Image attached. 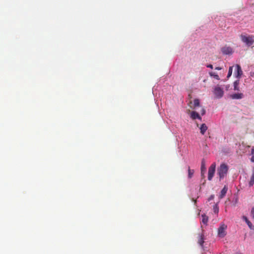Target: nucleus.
Wrapping results in <instances>:
<instances>
[{"instance_id": "obj_1", "label": "nucleus", "mask_w": 254, "mask_h": 254, "mask_svg": "<svg viewBox=\"0 0 254 254\" xmlns=\"http://www.w3.org/2000/svg\"><path fill=\"white\" fill-rule=\"evenodd\" d=\"M228 169V166L225 163H222L217 168V175L220 181L223 179L227 176Z\"/></svg>"}, {"instance_id": "obj_2", "label": "nucleus", "mask_w": 254, "mask_h": 254, "mask_svg": "<svg viewBox=\"0 0 254 254\" xmlns=\"http://www.w3.org/2000/svg\"><path fill=\"white\" fill-rule=\"evenodd\" d=\"M189 105L190 107L193 109L197 110V107L199 108L200 110L199 112L202 116L205 114V110L203 107L200 106L199 100L198 99H194L193 103L191 101H190L189 102Z\"/></svg>"}, {"instance_id": "obj_3", "label": "nucleus", "mask_w": 254, "mask_h": 254, "mask_svg": "<svg viewBox=\"0 0 254 254\" xmlns=\"http://www.w3.org/2000/svg\"><path fill=\"white\" fill-rule=\"evenodd\" d=\"M240 37L242 41L248 46H251L254 43V36L253 35L247 36L246 35L242 34Z\"/></svg>"}, {"instance_id": "obj_4", "label": "nucleus", "mask_w": 254, "mask_h": 254, "mask_svg": "<svg viewBox=\"0 0 254 254\" xmlns=\"http://www.w3.org/2000/svg\"><path fill=\"white\" fill-rule=\"evenodd\" d=\"M216 169V164L215 163H212L208 169V180L211 181L215 174Z\"/></svg>"}, {"instance_id": "obj_5", "label": "nucleus", "mask_w": 254, "mask_h": 254, "mask_svg": "<svg viewBox=\"0 0 254 254\" xmlns=\"http://www.w3.org/2000/svg\"><path fill=\"white\" fill-rule=\"evenodd\" d=\"M213 93L216 98L219 99L223 96L224 92L222 88L217 86L214 89Z\"/></svg>"}, {"instance_id": "obj_6", "label": "nucleus", "mask_w": 254, "mask_h": 254, "mask_svg": "<svg viewBox=\"0 0 254 254\" xmlns=\"http://www.w3.org/2000/svg\"><path fill=\"white\" fill-rule=\"evenodd\" d=\"M227 226L224 224L221 225L218 230V235L221 238H223L226 235V229Z\"/></svg>"}, {"instance_id": "obj_7", "label": "nucleus", "mask_w": 254, "mask_h": 254, "mask_svg": "<svg viewBox=\"0 0 254 254\" xmlns=\"http://www.w3.org/2000/svg\"><path fill=\"white\" fill-rule=\"evenodd\" d=\"M235 67V72L234 74L236 77L238 78H240L242 75L243 74V71L242 70L241 67L239 64H236L234 66Z\"/></svg>"}, {"instance_id": "obj_8", "label": "nucleus", "mask_w": 254, "mask_h": 254, "mask_svg": "<svg viewBox=\"0 0 254 254\" xmlns=\"http://www.w3.org/2000/svg\"><path fill=\"white\" fill-rule=\"evenodd\" d=\"M221 51L223 54L229 55L232 53V49L230 47H224L221 49Z\"/></svg>"}, {"instance_id": "obj_9", "label": "nucleus", "mask_w": 254, "mask_h": 254, "mask_svg": "<svg viewBox=\"0 0 254 254\" xmlns=\"http://www.w3.org/2000/svg\"><path fill=\"white\" fill-rule=\"evenodd\" d=\"M190 118L192 120H195L196 119L201 120V117L199 116L198 113L196 111H192L190 112Z\"/></svg>"}, {"instance_id": "obj_10", "label": "nucleus", "mask_w": 254, "mask_h": 254, "mask_svg": "<svg viewBox=\"0 0 254 254\" xmlns=\"http://www.w3.org/2000/svg\"><path fill=\"white\" fill-rule=\"evenodd\" d=\"M242 218L246 222L250 229L254 230V225L249 220L248 218L245 216H243Z\"/></svg>"}, {"instance_id": "obj_11", "label": "nucleus", "mask_w": 254, "mask_h": 254, "mask_svg": "<svg viewBox=\"0 0 254 254\" xmlns=\"http://www.w3.org/2000/svg\"><path fill=\"white\" fill-rule=\"evenodd\" d=\"M244 95L243 93H235L231 95L233 99H240L243 98Z\"/></svg>"}, {"instance_id": "obj_12", "label": "nucleus", "mask_w": 254, "mask_h": 254, "mask_svg": "<svg viewBox=\"0 0 254 254\" xmlns=\"http://www.w3.org/2000/svg\"><path fill=\"white\" fill-rule=\"evenodd\" d=\"M227 190H228L227 187L225 186L221 191V193L220 195V198H222L223 197H224V196L226 195Z\"/></svg>"}, {"instance_id": "obj_13", "label": "nucleus", "mask_w": 254, "mask_h": 254, "mask_svg": "<svg viewBox=\"0 0 254 254\" xmlns=\"http://www.w3.org/2000/svg\"><path fill=\"white\" fill-rule=\"evenodd\" d=\"M200 133L202 134H204L207 129V127L205 124H202L200 127Z\"/></svg>"}, {"instance_id": "obj_14", "label": "nucleus", "mask_w": 254, "mask_h": 254, "mask_svg": "<svg viewBox=\"0 0 254 254\" xmlns=\"http://www.w3.org/2000/svg\"><path fill=\"white\" fill-rule=\"evenodd\" d=\"M198 243L201 246H203L204 243V237L202 235H199L198 238Z\"/></svg>"}, {"instance_id": "obj_15", "label": "nucleus", "mask_w": 254, "mask_h": 254, "mask_svg": "<svg viewBox=\"0 0 254 254\" xmlns=\"http://www.w3.org/2000/svg\"><path fill=\"white\" fill-rule=\"evenodd\" d=\"M201 217L202 223H203L204 225H207L208 220V217L204 214H202Z\"/></svg>"}, {"instance_id": "obj_16", "label": "nucleus", "mask_w": 254, "mask_h": 254, "mask_svg": "<svg viewBox=\"0 0 254 254\" xmlns=\"http://www.w3.org/2000/svg\"><path fill=\"white\" fill-rule=\"evenodd\" d=\"M193 173H194V170L190 169V167L189 166L188 167V178L189 179L191 178L193 176Z\"/></svg>"}, {"instance_id": "obj_17", "label": "nucleus", "mask_w": 254, "mask_h": 254, "mask_svg": "<svg viewBox=\"0 0 254 254\" xmlns=\"http://www.w3.org/2000/svg\"><path fill=\"white\" fill-rule=\"evenodd\" d=\"M206 170L205 167V161L204 159H203L201 161V174H202L203 172H204Z\"/></svg>"}, {"instance_id": "obj_18", "label": "nucleus", "mask_w": 254, "mask_h": 254, "mask_svg": "<svg viewBox=\"0 0 254 254\" xmlns=\"http://www.w3.org/2000/svg\"><path fill=\"white\" fill-rule=\"evenodd\" d=\"M239 84V80H236L234 82V89L235 90H237V91L239 90V88L238 86Z\"/></svg>"}, {"instance_id": "obj_19", "label": "nucleus", "mask_w": 254, "mask_h": 254, "mask_svg": "<svg viewBox=\"0 0 254 254\" xmlns=\"http://www.w3.org/2000/svg\"><path fill=\"white\" fill-rule=\"evenodd\" d=\"M209 75L211 76H213L214 78H215V79H217V80H219L220 78H219V77L218 76V74H217L215 72H209Z\"/></svg>"}, {"instance_id": "obj_20", "label": "nucleus", "mask_w": 254, "mask_h": 254, "mask_svg": "<svg viewBox=\"0 0 254 254\" xmlns=\"http://www.w3.org/2000/svg\"><path fill=\"white\" fill-rule=\"evenodd\" d=\"M233 67L234 66L229 67L228 73V75H227V78H229L231 76V75L232 74V72H233Z\"/></svg>"}, {"instance_id": "obj_21", "label": "nucleus", "mask_w": 254, "mask_h": 254, "mask_svg": "<svg viewBox=\"0 0 254 254\" xmlns=\"http://www.w3.org/2000/svg\"><path fill=\"white\" fill-rule=\"evenodd\" d=\"M254 184V174H253L249 182V185L252 186Z\"/></svg>"}, {"instance_id": "obj_22", "label": "nucleus", "mask_w": 254, "mask_h": 254, "mask_svg": "<svg viewBox=\"0 0 254 254\" xmlns=\"http://www.w3.org/2000/svg\"><path fill=\"white\" fill-rule=\"evenodd\" d=\"M214 212L215 213H218V212H219V208L218 207H217V205H215L214 207Z\"/></svg>"}, {"instance_id": "obj_23", "label": "nucleus", "mask_w": 254, "mask_h": 254, "mask_svg": "<svg viewBox=\"0 0 254 254\" xmlns=\"http://www.w3.org/2000/svg\"><path fill=\"white\" fill-rule=\"evenodd\" d=\"M251 215L253 217V218L254 219V207H253L252 209V210H251Z\"/></svg>"}, {"instance_id": "obj_24", "label": "nucleus", "mask_w": 254, "mask_h": 254, "mask_svg": "<svg viewBox=\"0 0 254 254\" xmlns=\"http://www.w3.org/2000/svg\"><path fill=\"white\" fill-rule=\"evenodd\" d=\"M206 66L210 68H213V65L211 64H208Z\"/></svg>"}, {"instance_id": "obj_25", "label": "nucleus", "mask_w": 254, "mask_h": 254, "mask_svg": "<svg viewBox=\"0 0 254 254\" xmlns=\"http://www.w3.org/2000/svg\"><path fill=\"white\" fill-rule=\"evenodd\" d=\"M252 154L254 155V147L252 149Z\"/></svg>"}, {"instance_id": "obj_26", "label": "nucleus", "mask_w": 254, "mask_h": 254, "mask_svg": "<svg viewBox=\"0 0 254 254\" xmlns=\"http://www.w3.org/2000/svg\"><path fill=\"white\" fill-rule=\"evenodd\" d=\"M215 69H216V70H221V67H215Z\"/></svg>"}, {"instance_id": "obj_27", "label": "nucleus", "mask_w": 254, "mask_h": 254, "mask_svg": "<svg viewBox=\"0 0 254 254\" xmlns=\"http://www.w3.org/2000/svg\"><path fill=\"white\" fill-rule=\"evenodd\" d=\"M213 198V195H211L209 198V200H211V199H212Z\"/></svg>"}, {"instance_id": "obj_28", "label": "nucleus", "mask_w": 254, "mask_h": 254, "mask_svg": "<svg viewBox=\"0 0 254 254\" xmlns=\"http://www.w3.org/2000/svg\"><path fill=\"white\" fill-rule=\"evenodd\" d=\"M251 160L252 161L254 162V155H253V156L252 157Z\"/></svg>"}]
</instances>
